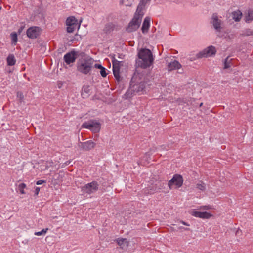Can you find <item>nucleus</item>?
Wrapping results in <instances>:
<instances>
[{
    "mask_svg": "<svg viewBox=\"0 0 253 253\" xmlns=\"http://www.w3.org/2000/svg\"><path fill=\"white\" fill-rule=\"evenodd\" d=\"M138 59L136 61L137 67L146 69L151 67L154 62V58L150 50L142 48L138 53Z\"/></svg>",
    "mask_w": 253,
    "mask_h": 253,
    "instance_id": "obj_1",
    "label": "nucleus"
},
{
    "mask_svg": "<svg viewBox=\"0 0 253 253\" xmlns=\"http://www.w3.org/2000/svg\"><path fill=\"white\" fill-rule=\"evenodd\" d=\"M145 87L144 78L138 73H135L131 79L130 83V87L126 92L127 97H129L130 93L142 91Z\"/></svg>",
    "mask_w": 253,
    "mask_h": 253,
    "instance_id": "obj_2",
    "label": "nucleus"
},
{
    "mask_svg": "<svg viewBox=\"0 0 253 253\" xmlns=\"http://www.w3.org/2000/svg\"><path fill=\"white\" fill-rule=\"evenodd\" d=\"M94 60L89 57L81 58L77 63V71L83 74H90L94 67Z\"/></svg>",
    "mask_w": 253,
    "mask_h": 253,
    "instance_id": "obj_3",
    "label": "nucleus"
},
{
    "mask_svg": "<svg viewBox=\"0 0 253 253\" xmlns=\"http://www.w3.org/2000/svg\"><path fill=\"white\" fill-rule=\"evenodd\" d=\"M143 13H137L135 12L134 16L132 20L129 23L126 30L128 32H132L136 31L140 26Z\"/></svg>",
    "mask_w": 253,
    "mask_h": 253,
    "instance_id": "obj_4",
    "label": "nucleus"
},
{
    "mask_svg": "<svg viewBox=\"0 0 253 253\" xmlns=\"http://www.w3.org/2000/svg\"><path fill=\"white\" fill-rule=\"evenodd\" d=\"M81 127L88 129L94 133H96L99 132L100 129V124L96 120H90L84 122Z\"/></svg>",
    "mask_w": 253,
    "mask_h": 253,
    "instance_id": "obj_5",
    "label": "nucleus"
},
{
    "mask_svg": "<svg viewBox=\"0 0 253 253\" xmlns=\"http://www.w3.org/2000/svg\"><path fill=\"white\" fill-rule=\"evenodd\" d=\"M99 187V184L96 181H92L82 186L81 190L83 193L90 194L96 192Z\"/></svg>",
    "mask_w": 253,
    "mask_h": 253,
    "instance_id": "obj_6",
    "label": "nucleus"
},
{
    "mask_svg": "<svg viewBox=\"0 0 253 253\" xmlns=\"http://www.w3.org/2000/svg\"><path fill=\"white\" fill-rule=\"evenodd\" d=\"M216 52V50L215 47L212 45H211L198 53L197 54V57L198 58L210 57L215 55Z\"/></svg>",
    "mask_w": 253,
    "mask_h": 253,
    "instance_id": "obj_7",
    "label": "nucleus"
},
{
    "mask_svg": "<svg viewBox=\"0 0 253 253\" xmlns=\"http://www.w3.org/2000/svg\"><path fill=\"white\" fill-rule=\"evenodd\" d=\"M211 23L217 32H221L223 28V22L216 14H213L211 17Z\"/></svg>",
    "mask_w": 253,
    "mask_h": 253,
    "instance_id": "obj_8",
    "label": "nucleus"
},
{
    "mask_svg": "<svg viewBox=\"0 0 253 253\" xmlns=\"http://www.w3.org/2000/svg\"><path fill=\"white\" fill-rule=\"evenodd\" d=\"M183 182V178L181 175L175 174L169 182L168 185L170 189L172 188L174 185L176 186L177 188H179L182 186Z\"/></svg>",
    "mask_w": 253,
    "mask_h": 253,
    "instance_id": "obj_9",
    "label": "nucleus"
},
{
    "mask_svg": "<svg viewBox=\"0 0 253 253\" xmlns=\"http://www.w3.org/2000/svg\"><path fill=\"white\" fill-rule=\"evenodd\" d=\"M40 34V28L38 27L34 26L28 29L27 31V36L31 39H35Z\"/></svg>",
    "mask_w": 253,
    "mask_h": 253,
    "instance_id": "obj_10",
    "label": "nucleus"
},
{
    "mask_svg": "<svg viewBox=\"0 0 253 253\" xmlns=\"http://www.w3.org/2000/svg\"><path fill=\"white\" fill-rule=\"evenodd\" d=\"M77 55V52L74 50L66 53L64 56V61L68 65L73 64L75 62Z\"/></svg>",
    "mask_w": 253,
    "mask_h": 253,
    "instance_id": "obj_11",
    "label": "nucleus"
},
{
    "mask_svg": "<svg viewBox=\"0 0 253 253\" xmlns=\"http://www.w3.org/2000/svg\"><path fill=\"white\" fill-rule=\"evenodd\" d=\"M78 146L80 149L88 151L93 149L95 146V143L89 140L84 142H79Z\"/></svg>",
    "mask_w": 253,
    "mask_h": 253,
    "instance_id": "obj_12",
    "label": "nucleus"
},
{
    "mask_svg": "<svg viewBox=\"0 0 253 253\" xmlns=\"http://www.w3.org/2000/svg\"><path fill=\"white\" fill-rule=\"evenodd\" d=\"M121 63V62L116 59L112 61L113 74L115 77L117 79L119 78L120 66Z\"/></svg>",
    "mask_w": 253,
    "mask_h": 253,
    "instance_id": "obj_13",
    "label": "nucleus"
},
{
    "mask_svg": "<svg viewBox=\"0 0 253 253\" xmlns=\"http://www.w3.org/2000/svg\"><path fill=\"white\" fill-rule=\"evenodd\" d=\"M191 214L196 217H198L202 219H209L211 216V215L210 213L206 211L200 212L197 211H193L191 212Z\"/></svg>",
    "mask_w": 253,
    "mask_h": 253,
    "instance_id": "obj_14",
    "label": "nucleus"
},
{
    "mask_svg": "<svg viewBox=\"0 0 253 253\" xmlns=\"http://www.w3.org/2000/svg\"><path fill=\"white\" fill-rule=\"evenodd\" d=\"M117 244L121 249L126 250L129 245V242L126 238H118L116 240Z\"/></svg>",
    "mask_w": 253,
    "mask_h": 253,
    "instance_id": "obj_15",
    "label": "nucleus"
},
{
    "mask_svg": "<svg viewBox=\"0 0 253 253\" xmlns=\"http://www.w3.org/2000/svg\"><path fill=\"white\" fill-rule=\"evenodd\" d=\"M151 18L149 17H146L144 19L141 30L143 33H146L148 32L150 26Z\"/></svg>",
    "mask_w": 253,
    "mask_h": 253,
    "instance_id": "obj_16",
    "label": "nucleus"
},
{
    "mask_svg": "<svg viewBox=\"0 0 253 253\" xmlns=\"http://www.w3.org/2000/svg\"><path fill=\"white\" fill-rule=\"evenodd\" d=\"M168 69L169 71L178 69L181 67V64L176 60L169 63L168 65Z\"/></svg>",
    "mask_w": 253,
    "mask_h": 253,
    "instance_id": "obj_17",
    "label": "nucleus"
},
{
    "mask_svg": "<svg viewBox=\"0 0 253 253\" xmlns=\"http://www.w3.org/2000/svg\"><path fill=\"white\" fill-rule=\"evenodd\" d=\"M151 0H141L137 8L136 9L137 13H143L142 11L145 6Z\"/></svg>",
    "mask_w": 253,
    "mask_h": 253,
    "instance_id": "obj_18",
    "label": "nucleus"
},
{
    "mask_svg": "<svg viewBox=\"0 0 253 253\" xmlns=\"http://www.w3.org/2000/svg\"><path fill=\"white\" fill-rule=\"evenodd\" d=\"M66 23L67 26H79L77 20L73 16L68 17L66 20Z\"/></svg>",
    "mask_w": 253,
    "mask_h": 253,
    "instance_id": "obj_19",
    "label": "nucleus"
},
{
    "mask_svg": "<svg viewBox=\"0 0 253 253\" xmlns=\"http://www.w3.org/2000/svg\"><path fill=\"white\" fill-rule=\"evenodd\" d=\"M232 18L235 21H239L242 18V13L240 10H237L232 13Z\"/></svg>",
    "mask_w": 253,
    "mask_h": 253,
    "instance_id": "obj_20",
    "label": "nucleus"
},
{
    "mask_svg": "<svg viewBox=\"0 0 253 253\" xmlns=\"http://www.w3.org/2000/svg\"><path fill=\"white\" fill-rule=\"evenodd\" d=\"M94 67L97 69H100V74L103 77H105L107 73L106 71V69L103 67L101 64H94Z\"/></svg>",
    "mask_w": 253,
    "mask_h": 253,
    "instance_id": "obj_21",
    "label": "nucleus"
},
{
    "mask_svg": "<svg viewBox=\"0 0 253 253\" xmlns=\"http://www.w3.org/2000/svg\"><path fill=\"white\" fill-rule=\"evenodd\" d=\"M7 64L9 66H13L16 63V59L15 57L12 54H10L7 58Z\"/></svg>",
    "mask_w": 253,
    "mask_h": 253,
    "instance_id": "obj_22",
    "label": "nucleus"
},
{
    "mask_svg": "<svg viewBox=\"0 0 253 253\" xmlns=\"http://www.w3.org/2000/svg\"><path fill=\"white\" fill-rule=\"evenodd\" d=\"M10 37L11 39V44L12 45H15L17 42V34L15 32H12L10 34Z\"/></svg>",
    "mask_w": 253,
    "mask_h": 253,
    "instance_id": "obj_23",
    "label": "nucleus"
},
{
    "mask_svg": "<svg viewBox=\"0 0 253 253\" xmlns=\"http://www.w3.org/2000/svg\"><path fill=\"white\" fill-rule=\"evenodd\" d=\"M246 22H249L250 21L253 20V10H249L247 15L245 18Z\"/></svg>",
    "mask_w": 253,
    "mask_h": 253,
    "instance_id": "obj_24",
    "label": "nucleus"
},
{
    "mask_svg": "<svg viewBox=\"0 0 253 253\" xmlns=\"http://www.w3.org/2000/svg\"><path fill=\"white\" fill-rule=\"evenodd\" d=\"M246 22H249L250 21L253 20V10H249L247 15L245 18Z\"/></svg>",
    "mask_w": 253,
    "mask_h": 253,
    "instance_id": "obj_25",
    "label": "nucleus"
},
{
    "mask_svg": "<svg viewBox=\"0 0 253 253\" xmlns=\"http://www.w3.org/2000/svg\"><path fill=\"white\" fill-rule=\"evenodd\" d=\"M134 1V0H121V2L126 6H131Z\"/></svg>",
    "mask_w": 253,
    "mask_h": 253,
    "instance_id": "obj_26",
    "label": "nucleus"
},
{
    "mask_svg": "<svg viewBox=\"0 0 253 253\" xmlns=\"http://www.w3.org/2000/svg\"><path fill=\"white\" fill-rule=\"evenodd\" d=\"M196 188L201 191H204L205 189V184L202 181L199 182L196 184Z\"/></svg>",
    "mask_w": 253,
    "mask_h": 253,
    "instance_id": "obj_27",
    "label": "nucleus"
},
{
    "mask_svg": "<svg viewBox=\"0 0 253 253\" xmlns=\"http://www.w3.org/2000/svg\"><path fill=\"white\" fill-rule=\"evenodd\" d=\"M80 25L79 26H74V25H71V26H67V31L68 33H72L74 32V31L77 28H79Z\"/></svg>",
    "mask_w": 253,
    "mask_h": 253,
    "instance_id": "obj_28",
    "label": "nucleus"
},
{
    "mask_svg": "<svg viewBox=\"0 0 253 253\" xmlns=\"http://www.w3.org/2000/svg\"><path fill=\"white\" fill-rule=\"evenodd\" d=\"M26 185L25 183H22L19 184L18 189L21 194H23L25 193L24 189L26 188Z\"/></svg>",
    "mask_w": 253,
    "mask_h": 253,
    "instance_id": "obj_29",
    "label": "nucleus"
},
{
    "mask_svg": "<svg viewBox=\"0 0 253 253\" xmlns=\"http://www.w3.org/2000/svg\"><path fill=\"white\" fill-rule=\"evenodd\" d=\"M48 229H43L41 231L36 232L35 233V235L36 236H42V235H44L47 233V231H48Z\"/></svg>",
    "mask_w": 253,
    "mask_h": 253,
    "instance_id": "obj_30",
    "label": "nucleus"
},
{
    "mask_svg": "<svg viewBox=\"0 0 253 253\" xmlns=\"http://www.w3.org/2000/svg\"><path fill=\"white\" fill-rule=\"evenodd\" d=\"M230 61L229 60V57H227L224 62V68L228 69L230 67Z\"/></svg>",
    "mask_w": 253,
    "mask_h": 253,
    "instance_id": "obj_31",
    "label": "nucleus"
},
{
    "mask_svg": "<svg viewBox=\"0 0 253 253\" xmlns=\"http://www.w3.org/2000/svg\"><path fill=\"white\" fill-rule=\"evenodd\" d=\"M45 183H46V181L43 180H40L36 182V184L37 185H41V184H42Z\"/></svg>",
    "mask_w": 253,
    "mask_h": 253,
    "instance_id": "obj_32",
    "label": "nucleus"
},
{
    "mask_svg": "<svg viewBox=\"0 0 253 253\" xmlns=\"http://www.w3.org/2000/svg\"><path fill=\"white\" fill-rule=\"evenodd\" d=\"M25 28V26L24 25H22L18 29V33L19 34H20L23 31V29H24Z\"/></svg>",
    "mask_w": 253,
    "mask_h": 253,
    "instance_id": "obj_33",
    "label": "nucleus"
},
{
    "mask_svg": "<svg viewBox=\"0 0 253 253\" xmlns=\"http://www.w3.org/2000/svg\"><path fill=\"white\" fill-rule=\"evenodd\" d=\"M40 187H37L36 188H35V194L37 195L39 193V191H40Z\"/></svg>",
    "mask_w": 253,
    "mask_h": 253,
    "instance_id": "obj_34",
    "label": "nucleus"
},
{
    "mask_svg": "<svg viewBox=\"0 0 253 253\" xmlns=\"http://www.w3.org/2000/svg\"><path fill=\"white\" fill-rule=\"evenodd\" d=\"M201 209L203 210H209L211 209V207L210 206H204Z\"/></svg>",
    "mask_w": 253,
    "mask_h": 253,
    "instance_id": "obj_35",
    "label": "nucleus"
},
{
    "mask_svg": "<svg viewBox=\"0 0 253 253\" xmlns=\"http://www.w3.org/2000/svg\"><path fill=\"white\" fill-rule=\"evenodd\" d=\"M180 222H181V223L182 224H183V225H186V226H189V224H188L187 223H186V222H184V221H180Z\"/></svg>",
    "mask_w": 253,
    "mask_h": 253,
    "instance_id": "obj_36",
    "label": "nucleus"
},
{
    "mask_svg": "<svg viewBox=\"0 0 253 253\" xmlns=\"http://www.w3.org/2000/svg\"><path fill=\"white\" fill-rule=\"evenodd\" d=\"M180 229H181L182 228V227H180L179 228ZM183 229H184L185 230H189V229L188 228H183Z\"/></svg>",
    "mask_w": 253,
    "mask_h": 253,
    "instance_id": "obj_37",
    "label": "nucleus"
},
{
    "mask_svg": "<svg viewBox=\"0 0 253 253\" xmlns=\"http://www.w3.org/2000/svg\"><path fill=\"white\" fill-rule=\"evenodd\" d=\"M202 104H203V103H201L200 104V106H202Z\"/></svg>",
    "mask_w": 253,
    "mask_h": 253,
    "instance_id": "obj_38",
    "label": "nucleus"
},
{
    "mask_svg": "<svg viewBox=\"0 0 253 253\" xmlns=\"http://www.w3.org/2000/svg\"><path fill=\"white\" fill-rule=\"evenodd\" d=\"M21 96H22V94H20V97L21 98L22 97Z\"/></svg>",
    "mask_w": 253,
    "mask_h": 253,
    "instance_id": "obj_39",
    "label": "nucleus"
},
{
    "mask_svg": "<svg viewBox=\"0 0 253 253\" xmlns=\"http://www.w3.org/2000/svg\"><path fill=\"white\" fill-rule=\"evenodd\" d=\"M239 233V231L238 230V231H237V233Z\"/></svg>",
    "mask_w": 253,
    "mask_h": 253,
    "instance_id": "obj_40",
    "label": "nucleus"
}]
</instances>
